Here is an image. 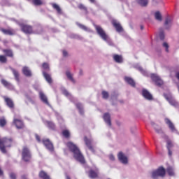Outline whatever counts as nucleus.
I'll use <instances>...</instances> for the list:
<instances>
[{"label":"nucleus","mask_w":179,"mask_h":179,"mask_svg":"<svg viewBox=\"0 0 179 179\" xmlns=\"http://www.w3.org/2000/svg\"><path fill=\"white\" fill-rule=\"evenodd\" d=\"M9 177L10 179H16V173L12 172L10 173Z\"/></svg>","instance_id":"45"},{"label":"nucleus","mask_w":179,"mask_h":179,"mask_svg":"<svg viewBox=\"0 0 179 179\" xmlns=\"http://www.w3.org/2000/svg\"><path fill=\"white\" fill-rule=\"evenodd\" d=\"M38 176L42 179H51L50 176H48L44 171H41Z\"/></svg>","instance_id":"27"},{"label":"nucleus","mask_w":179,"mask_h":179,"mask_svg":"<svg viewBox=\"0 0 179 179\" xmlns=\"http://www.w3.org/2000/svg\"><path fill=\"white\" fill-rule=\"evenodd\" d=\"M151 79L155 82L157 86H159V87L160 86H163L164 85L163 80H162V78H160V77H159L157 75L152 74Z\"/></svg>","instance_id":"7"},{"label":"nucleus","mask_w":179,"mask_h":179,"mask_svg":"<svg viewBox=\"0 0 179 179\" xmlns=\"http://www.w3.org/2000/svg\"><path fill=\"white\" fill-rule=\"evenodd\" d=\"M163 47L166 48V52H169V44L166 42L163 43Z\"/></svg>","instance_id":"46"},{"label":"nucleus","mask_w":179,"mask_h":179,"mask_svg":"<svg viewBox=\"0 0 179 179\" xmlns=\"http://www.w3.org/2000/svg\"><path fill=\"white\" fill-rule=\"evenodd\" d=\"M1 83L5 86V87H10V83L5 79L1 80Z\"/></svg>","instance_id":"40"},{"label":"nucleus","mask_w":179,"mask_h":179,"mask_svg":"<svg viewBox=\"0 0 179 179\" xmlns=\"http://www.w3.org/2000/svg\"><path fill=\"white\" fill-rule=\"evenodd\" d=\"M108 44H109V45H114V44L111 42H109Z\"/></svg>","instance_id":"57"},{"label":"nucleus","mask_w":179,"mask_h":179,"mask_svg":"<svg viewBox=\"0 0 179 179\" xmlns=\"http://www.w3.org/2000/svg\"><path fill=\"white\" fill-rule=\"evenodd\" d=\"M173 143L171 142V141L170 140H168L167 141V145H166V148L168 150H170L171 149V148H173Z\"/></svg>","instance_id":"44"},{"label":"nucleus","mask_w":179,"mask_h":179,"mask_svg":"<svg viewBox=\"0 0 179 179\" xmlns=\"http://www.w3.org/2000/svg\"><path fill=\"white\" fill-rule=\"evenodd\" d=\"M117 157L120 162H121V163L123 164H127L128 163V158L127 156H125V155H124V152H120L117 155Z\"/></svg>","instance_id":"15"},{"label":"nucleus","mask_w":179,"mask_h":179,"mask_svg":"<svg viewBox=\"0 0 179 179\" xmlns=\"http://www.w3.org/2000/svg\"><path fill=\"white\" fill-rule=\"evenodd\" d=\"M176 78H177L178 80H179V71L176 72Z\"/></svg>","instance_id":"54"},{"label":"nucleus","mask_w":179,"mask_h":179,"mask_svg":"<svg viewBox=\"0 0 179 179\" xmlns=\"http://www.w3.org/2000/svg\"><path fill=\"white\" fill-rule=\"evenodd\" d=\"M39 97H40L41 101H43V103H44V104H46V106H50V102H48V98H47V96H45L44 92H40Z\"/></svg>","instance_id":"18"},{"label":"nucleus","mask_w":179,"mask_h":179,"mask_svg":"<svg viewBox=\"0 0 179 179\" xmlns=\"http://www.w3.org/2000/svg\"><path fill=\"white\" fill-rule=\"evenodd\" d=\"M28 1H30V0H28Z\"/></svg>","instance_id":"63"},{"label":"nucleus","mask_w":179,"mask_h":179,"mask_svg":"<svg viewBox=\"0 0 179 179\" xmlns=\"http://www.w3.org/2000/svg\"><path fill=\"white\" fill-rule=\"evenodd\" d=\"M164 97L171 106H173V107H177L178 106V102H177L176 100L173 98V96L169 94H164Z\"/></svg>","instance_id":"9"},{"label":"nucleus","mask_w":179,"mask_h":179,"mask_svg":"<svg viewBox=\"0 0 179 179\" xmlns=\"http://www.w3.org/2000/svg\"><path fill=\"white\" fill-rule=\"evenodd\" d=\"M67 148H69L70 152H71L73 154V157L77 160V162H79L81 164H85L86 160L85 159V157H83V155H82V152H80V150H79V148L76 146V145L73 144L72 142L67 143Z\"/></svg>","instance_id":"1"},{"label":"nucleus","mask_w":179,"mask_h":179,"mask_svg":"<svg viewBox=\"0 0 179 179\" xmlns=\"http://www.w3.org/2000/svg\"><path fill=\"white\" fill-rule=\"evenodd\" d=\"M109 159H110V160H111L112 162H114V160H115V157H114L113 155H109Z\"/></svg>","instance_id":"49"},{"label":"nucleus","mask_w":179,"mask_h":179,"mask_svg":"<svg viewBox=\"0 0 179 179\" xmlns=\"http://www.w3.org/2000/svg\"><path fill=\"white\" fill-rule=\"evenodd\" d=\"M13 143V138H0V150L3 153H6V148H10Z\"/></svg>","instance_id":"2"},{"label":"nucleus","mask_w":179,"mask_h":179,"mask_svg":"<svg viewBox=\"0 0 179 179\" xmlns=\"http://www.w3.org/2000/svg\"><path fill=\"white\" fill-rule=\"evenodd\" d=\"M62 135L66 138V139L71 138V133L68 130H63Z\"/></svg>","instance_id":"33"},{"label":"nucleus","mask_w":179,"mask_h":179,"mask_svg":"<svg viewBox=\"0 0 179 179\" xmlns=\"http://www.w3.org/2000/svg\"><path fill=\"white\" fill-rule=\"evenodd\" d=\"M32 3L35 6H40L43 4V1L41 0H32Z\"/></svg>","instance_id":"36"},{"label":"nucleus","mask_w":179,"mask_h":179,"mask_svg":"<svg viewBox=\"0 0 179 179\" xmlns=\"http://www.w3.org/2000/svg\"><path fill=\"white\" fill-rule=\"evenodd\" d=\"M166 124L169 126V128L171 129V132H176L177 129H176V127L174 126V124L170 120L169 118L165 119Z\"/></svg>","instance_id":"17"},{"label":"nucleus","mask_w":179,"mask_h":179,"mask_svg":"<svg viewBox=\"0 0 179 179\" xmlns=\"http://www.w3.org/2000/svg\"><path fill=\"white\" fill-rule=\"evenodd\" d=\"M171 24V20L170 18H166L165 20V26H167V24Z\"/></svg>","instance_id":"47"},{"label":"nucleus","mask_w":179,"mask_h":179,"mask_svg":"<svg viewBox=\"0 0 179 179\" xmlns=\"http://www.w3.org/2000/svg\"><path fill=\"white\" fill-rule=\"evenodd\" d=\"M13 122L17 129H23L24 128V123L22 120L15 118Z\"/></svg>","instance_id":"10"},{"label":"nucleus","mask_w":179,"mask_h":179,"mask_svg":"<svg viewBox=\"0 0 179 179\" xmlns=\"http://www.w3.org/2000/svg\"><path fill=\"white\" fill-rule=\"evenodd\" d=\"M63 56L68 57V52H66V50H63Z\"/></svg>","instance_id":"51"},{"label":"nucleus","mask_w":179,"mask_h":179,"mask_svg":"<svg viewBox=\"0 0 179 179\" xmlns=\"http://www.w3.org/2000/svg\"><path fill=\"white\" fill-rule=\"evenodd\" d=\"M109 94L107 92V91H103L102 92V97L103 99H105L106 100H107V99H108Z\"/></svg>","instance_id":"43"},{"label":"nucleus","mask_w":179,"mask_h":179,"mask_svg":"<svg viewBox=\"0 0 179 179\" xmlns=\"http://www.w3.org/2000/svg\"><path fill=\"white\" fill-rule=\"evenodd\" d=\"M156 132H157V134H160V132H162V129H155Z\"/></svg>","instance_id":"55"},{"label":"nucleus","mask_w":179,"mask_h":179,"mask_svg":"<svg viewBox=\"0 0 179 179\" xmlns=\"http://www.w3.org/2000/svg\"><path fill=\"white\" fill-rule=\"evenodd\" d=\"M2 51L3 54H5L6 57H8L9 58H13L14 57L13 50L10 49H3Z\"/></svg>","instance_id":"22"},{"label":"nucleus","mask_w":179,"mask_h":179,"mask_svg":"<svg viewBox=\"0 0 179 179\" xmlns=\"http://www.w3.org/2000/svg\"><path fill=\"white\" fill-rule=\"evenodd\" d=\"M5 125H6V119H5V117H1L0 118V127L1 128H3V127H5Z\"/></svg>","instance_id":"38"},{"label":"nucleus","mask_w":179,"mask_h":179,"mask_svg":"<svg viewBox=\"0 0 179 179\" xmlns=\"http://www.w3.org/2000/svg\"><path fill=\"white\" fill-rule=\"evenodd\" d=\"M76 107H77L80 114L83 115L85 114V110H83V106L80 103H78L76 104Z\"/></svg>","instance_id":"28"},{"label":"nucleus","mask_w":179,"mask_h":179,"mask_svg":"<svg viewBox=\"0 0 179 179\" xmlns=\"http://www.w3.org/2000/svg\"><path fill=\"white\" fill-rule=\"evenodd\" d=\"M22 160L25 163H30L31 162V152L30 148L27 146H24L22 150Z\"/></svg>","instance_id":"3"},{"label":"nucleus","mask_w":179,"mask_h":179,"mask_svg":"<svg viewBox=\"0 0 179 179\" xmlns=\"http://www.w3.org/2000/svg\"><path fill=\"white\" fill-rule=\"evenodd\" d=\"M0 176L3 177V171H2V168L0 167Z\"/></svg>","instance_id":"52"},{"label":"nucleus","mask_w":179,"mask_h":179,"mask_svg":"<svg viewBox=\"0 0 179 179\" xmlns=\"http://www.w3.org/2000/svg\"><path fill=\"white\" fill-rule=\"evenodd\" d=\"M3 99L6 104L8 106L9 108H11V110H13V108H15V103H13V100H12V99L8 96H4Z\"/></svg>","instance_id":"12"},{"label":"nucleus","mask_w":179,"mask_h":179,"mask_svg":"<svg viewBox=\"0 0 179 179\" xmlns=\"http://www.w3.org/2000/svg\"><path fill=\"white\" fill-rule=\"evenodd\" d=\"M166 176V169L163 166H159L157 170L152 171V177L153 179H157L158 177L162 178Z\"/></svg>","instance_id":"4"},{"label":"nucleus","mask_w":179,"mask_h":179,"mask_svg":"<svg viewBox=\"0 0 179 179\" xmlns=\"http://www.w3.org/2000/svg\"><path fill=\"white\" fill-rule=\"evenodd\" d=\"M66 94V96H68V92Z\"/></svg>","instance_id":"61"},{"label":"nucleus","mask_w":179,"mask_h":179,"mask_svg":"<svg viewBox=\"0 0 179 179\" xmlns=\"http://www.w3.org/2000/svg\"><path fill=\"white\" fill-rule=\"evenodd\" d=\"M95 29L97 34H99V37H101V38H102L103 41H107V42L110 41V37H108V35H107V34L106 33L104 29L101 28V27L99 25H96Z\"/></svg>","instance_id":"6"},{"label":"nucleus","mask_w":179,"mask_h":179,"mask_svg":"<svg viewBox=\"0 0 179 179\" xmlns=\"http://www.w3.org/2000/svg\"><path fill=\"white\" fill-rule=\"evenodd\" d=\"M0 62L1 64H6L8 62V58L3 55H0Z\"/></svg>","instance_id":"34"},{"label":"nucleus","mask_w":179,"mask_h":179,"mask_svg":"<svg viewBox=\"0 0 179 179\" xmlns=\"http://www.w3.org/2000/svg\"><path fill=\"white\" fill-rule=\"evenodd\" d=\"M142 96L146 100H153V96L146 89L142 90Z\"/></svg>","instance_id":"14"},{"label":"nucleus","mask_w":179,"mask_h":179,"mask_svg":"<svg viewBox=\"0 0 179 179\" xmlns=\"http://www.w3.org/2000/svg\"><path fill=\"white\" fill-rule=\"evenodd\" d=\"M77 26H78V27H80V29H82V30H85V31H87V27H86L82 24H80V23H78Z\"/></svg>","instance_id":"42"},{"label":"nucleus","mask_w":179,"mask_h":179,"mask_svg":"<svg viewBox=\"0 0 179 179\" xmlns=\"http://www.w3.org/2000/svg\"><path fill=\"white\" fill-rule=\"evenodd\" d=\"M78 8L80 10H84V12H86V13H87V8L85 7L84 4L83 3L78 4Z\"/></svg>","instance_id":"37"},{"label":"nucleus","mask_w":179,"mask_h":179,"mask_svg":"<svg viewBox=\"0 0 179 179\" xmlns=\"http://www.w3.org/2000/svg\"><path fill=\"white\" fill-rule=\"evenodd\" d=\"M103 118L105 121V122L109 126L111 127V116L110 115V113H106L103 114Z\"/></svg>","instance_id":"20"},{"label":"nucleus","mask_w":179,"mask_h":179,"mask_svg":"<svg viewBox=\"0 0 179 179\" xmlns=\"http://www.w3.org/2000/svg\"><path fill=\"white\" fill-rule=\"evenodd\" d=\"M52 6L53 9L57 10V13H59V15H61V13H62V10L61 9V7H59L58 6V4L53 3H52Z\"/></svg>","instance_id":"29"},{"label":"nucleus","mask_w":179,"mask_h":179,"mask_svg":"<svg viewBox=\"0 0 179 179\" xmlns=\"http://www.w3.org/2000/svg\"><path fill=\"white\" fill-rule=\"evenodd\" d=\"M43 143L44 146H45V148H48V150L50 152H52V150H54V145L49 139L43 140Z\"/></svg>","instance_id":"13"},{"label":"nucleus","mask_w":179,"mask_h":179,"mask_svg":"<svg viewBox=\"0 0 179 179\" xmlns=\"http://www.w3.org/2000/svg\"><path fill=\"white\" fill-rule=\"evenodd\" d=\"M166 173L169 174V176L173 177V176H174V169H173V167L169 166L166 169Z\"/></svg>","instance_id":"32"},{"label":"nucleus","mask_w":179,"mask_h":179,"mask_svg":"<svg viewBox=\"0 0 179 179\" xmlns=\"http://www.w3.org/2000/svg\"><path fill=\"white\" fill-rule=\"evenodd\" d=\"M36 141H38V142H40L41 140V138H40V136H38V135H36Z\"/></svg>","instance_id":"53"},{"label":"nucleus","mask_w":179,"mask_h":179,"mask_svg":"<svg viewBox=\"0 0 179 179\" xmlns=\"http://www.w3.org/2000/svg\"><path fill=\"white\" fill-rule=\"evenodd\" d=\"M155 17L156 20H158L159 22H162V20H163V18L162 17V13H160L159 11L155 12Z\"/></svg>","instance_id":"31"},{"label":"nucleus","mask_w":179,"mask_h":179,"mask_svg":"<svg viewBox=\"0 0 179 179\" xmlns=\"http://www.w3.org/2000/svg\"><path fill=\"white\" fill-rule=\"evenodd\" d=\"M66 76H67L68 79L73 82V83H75V79H73V77L72 76V73H71L69 71L66 72Z\"/></svg>","instance_id":"35"},{"label":"nucleus","mask_w":179,"mask_h":179,"mask_svg":"<svg viewBox=\"0 0 179 179\" xmlns=\"http://www.w3.org/2000/svg\"><path fill=\"white\" fill-rule=\"evenodd\" d=\"M88 176L90 178H92V179L99 178V169H96L95 170H93V169L90 170L88 172Z\"/></svg>","instance_id":"16"},{"label":"nucleus","mask_w":179,"mask_h":179,"mask_svg":"<svg viewBox=\"0 0 179 179\" xmlns=\"http://www.w3.org/2000/svg\"><path fill=\"white\" fill-rule=\"evenodd\" d=\"M22 73L24 75V76H27V78H31V76H33L31 73V70L28 66H24L22 68Z\"/></svg>","instance_id":"19"},{"label":"nucleus","mask_w":179,"mask_h":179,"mask_svg":"<svg viewBox=\"0 0 179 179\" xmlns=\"http://www.w3.org/2000/svg\"><path fill=\"white\" fill-rule=\"evenodd\" d=\"M113 59L115 62H117V64H122L124 61L122 59V56L119 55H113Z\"/></svg>","instance_id":"25"},{"label":"nucleus","mask_w":179,"mask_h":179,"mask_svg":"<svg viewBox=\"0 0 179 179\" xmlns=\"http://www.w3.org/2000/svg\"><path fill=\"white\" fill-rule=\"evenodd\" d=\"M66 179H71V177H69V176H66Z\"/></svg>","instance_id":"59"},{"label":"nucleus","mask_w":179,"mask_h":179,"mask_svg":"<svg viewBox=\"0 0 179 179\" xmlns=\"http://www.w3.org/2000/svg\"><path fill=\"white\" fill-rule=\"evenodd\" d=\"M168 155H169V156H170V157H171V156H173V152L171 151V149L168 150Z\"/></svg>","instance_id":"50"},{"label":"nucleus","mask_w":179,"mask_h":179,"mask_svg":"<svg viewBox=\"0 0 179 179\" xmlns=\"http://www.w3.org/2000/svg\"><path fill=\"white\" fill-rule=\"evenodd\" d=\"M136 1L141 6H148V3H149V0H136Z\"/></svg>","instance_id":"30"},{"label":"nucleus","mask_w":179,"mask_h":179,"mask_svg":"<svg viewBox=\"0 0 179 179\" xmlns=\"http://www.w3.org/2000/svg\"><path fill=\"white\" fill-rule=\"evenodd\" d=\"M91 3H94L96 2V0H89Z\"/></svg>","instance_id":"56"},{"label":"nucleus","mask_w":179,"mask_h":179,"mask_svg":"<svg viewBox=\"0 0 179 179\" xmlns=\"http://www.w3.org/2000/svg\"><path fill=\"white\" fill-rule=\"evenodd\" d=\"M124 80H125V82H127V83L130 85V86H132V87H135L136 83H135V80H134V79H132L130 77H125Z\"/></svg>","instance_id":"26"},{"label":"nucleus","mask_w":179,"mask_h":179,"mask_svg":"<svg viewBox=\"0 0 179 179\" xmlns=\"http://www.w3.org/2000/svg\"><path fill=\"white\" fill-rule=\"evenodd\" d=\"M22 179H27L26 176H22Z\"/></svg>","instance_id":"58"},{"label":"nucleus","mask_w":179,"mask_h":179,"mask_svg":"<svg viewBox=\"0 0 179 179\" xmlns=\"http://www.w3.org/2000/svg\"><path fill=\"white\" fill-rule=\"evenodd\" d=\"M152 125H155V124L152 123Z\"/></svg>","instance_id":"62"},{"label":"nucleus","mask_w":179,"mask_h":179,"mask_svg":"<svg viewBox=\"0 0 179 179\" xmlns=\"http://www.w3.org/2000/svg\"><path fill=\"white\" fill-rule=\"evenodd\" d=\"M141 30H143V25H141Z\"/></svg>","instance_id":"60"},{"label":"nucleus","mask_w":179,"mask_h":179,"mask_svg":"<svg viewBox=\"0 0 179 179\" xmlns=\"http://www.w3.org/2000/svg\"><path fill=\"white\" fill-rule=\"evenodd\" d=\"M159 38H160V40H164V31H161L159 33Z\"/></svg>","instance_id":"48"},{"label":"nucleus","mask_w":179,"mask_h":179,"mask_svg":"<svg viewBox=\"0 0 179 179\" xmlns=\"http://www.w3.org/2000/svg\"><path fill=\"white\" fill-rule=\"evenodd\" d=\"M112 24L115 27V29H116V31H117V33H121L124 31V29H122V26H121V24L118 22H117V20H113L112 21Z\"/></svg>","instance_id":"11"},{"label":"nucleus","mask_w":179,"mask_h":179,"mask_svg":"<svg viewBox=\"0 0 179 179\" xmlns=\"http://www.w3.org/2000/svg\"><path fill=\"white\" fill-rule=\"evenodd\" d=\"M42 68H43V69H45V71H49L50 65L48 64V63L45 62L42 64Z\"/></svg>","instance_id":"41"},{"label":"nucleus","mask_w":179,"mask_h":179,"mask_svg":"<svg viewBox=\"0 0 179 179\" xmlns=\"http://www.w3.org/2000/svg\"><path fill=\"white\" fill-rule=\"evenodd\" d=\"M10 69L13 73V75H14V78H15V80L17 82H20V76L19 74V71L13 68H11Z\"/></svg>","instance_id":"23"},{"label":"nucleus","mask_w":179,"mask_h":179,"mask_svg":"<svg viewBox=\"0 0 179 179\" xmlns=\"http://www.w3.org/2000/svg\"><path fill=\"white\" fill-rule=\"evenodd\" d=\"M0 31H2L6 36H15V34H16V31L12 28H1L0 29Z\"/></svg>","instance_id":"8"},{"label":"nucleus","mask_w":179,"mask_h":179,"mask_svg":"<svg viewBox=\"0 0 179 179\" xmlns=\"http://www.w3.org/2000/svg\"><path fill=\"white\" fill-rule=\"evenodd\" d=\"M43 75L48 83H50V85H51V83H52V78H51V75L48 74L45 71L43 72Z\"/></svg>","instance_id":"24"},{"label":"nucleus","mask_w":179,"mask_h":179,"mask_svg":"<svg viewBox=\"0 0 179 179\" xmlns=\"http://www.w3.org/2000/svg\"><path fill=\"white\" fill-rule=\"evenodd\" d=\"M84 142L85 143L86 146H87L90 150H92V152H94V148H93V146L92 145V141L90 139L87 138L85 136L84 137Z\"/></svg>","instance_id":"21"},{"label":"nucleus","mask_w":179,"mask_h":179,"mask_svg":"<svg viewBox=\"0 0 179 179\" xmlns=\"http://www.w3.org/2000/svg\"><path fill=\"white\" fill-rule=\"evenodd\" d=\"M19 26L21 29V31L24 33V34H34V31L33 30V27L30 24L20 23Z\"/></svg>","instance_id":"5"},{"label":"nucleus","mask_w":179,"mask_h":179,"mask_svg":"<svg viewBox=\"0 0 179 179\" xmlns=\"http://www.w3.org/2000/svg\"><path fill=\"white\" fill-rule=\"evenodd\" d=\"M48 127L50 129H55V124L52 122L48 121L46 122Z\"/></svg>","instance_id":"39"}]
</instances>
